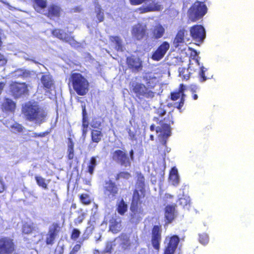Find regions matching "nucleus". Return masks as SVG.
Segmentation results:
<instances>
[{"mask_svg": "<svg viewBox=\"0 0 254 254\" xmlns=\"http://www.w3.org/2000/svg\"><path fill=\"white\" fill-rule=\"evenodd\" d=\"M156 77L149 73H146L143 76V79L146 85L140 82L131 81L129 83V89L130 93L139 100L151 99L155 97V92L153 91L155 86V81Z\"/></svg>", "mask_w": 254, "mask_h": 254, "instance_id": "1", "label": "nucleus"}, {"mask_svg": "<svg viewBox=\"0 0 254 254\" xmlns=\"http://www.w3.org/2000/svg\"><path fill=\"white\" fill-rule=\"evenodd\" d=\"M22 113L25 120L41 124L45 121L46 112L35 101H28L22 107Z\"/></svg>", "mask_w": 254, "mask_h": 254, "instance_id": "2", "label": "nucleus"}, {"mask_svg": "<svg viewBox=\"0 0 254 254\" xmlns=\"http://www.w3.org/2000/svg\"><path fill=\"white\" fill-rule=\"evenodd\" d=\"M136 185L138 189L133 191L131 202L130 206V211L134 214H139L142 211L140 205L142 203L141 200L146 195L145 189V178L140 172H137Z\"/></svg>", "mask_w": 254, "mask_h": 254, "instance_id": "3", "label": "nucleus"}, {"mask_svg": "<svg viewBox=\"0 0 254 254\" xmlns=\"http://www.w3.org/2000/svg\"><path fill=\"white\" fill-rule=\"evenodd\" d=\"M156 113L158 117H154L153 120L160 125V126L156 127V131L157 133H161L163 137L167 138L171 135L170 125L173 124L172 114L169 112L166 117L163 119L160 118L166 115V111L161 108H159L156 111Z\"/></svg>", "mask_w": 254, "mask_h": 254, "instance_id": "4", "label": "nucleus"}, {"mask_svg": "<svg viewBox=\"0 0 254 254\" xmlns=\"http://www.w3.org/2000/svg\"><path fill=\"white\" fill-rule=\"evenodd\" d=\"M68 81L77 95L84 96L88 93L90 83L86 78L80 73L72 72L69 75Z\"/></svg>", "mask_w": 254, "mask_h": 254, "instance_id": "5", "label": "nucleus"}, {"mask_svg": "<svg viewBox=\"0 0 254 254\" xmlns=\"http://www.w3.org/2000/svg\"><path fill=\"white\" fill-rule=\"evenodd\" d=\"M207 11V8L204 2L195 1L188 9L187 14L189 20L196 22L201 19Z\"/></svg>", "mask_w": 254, "mask_h": 254, "instance_id": "6", "label": "nucleus"}, {"mask_svg": "<svg viewBox=\"0 0 254 254\" xmlns=\"http://www.w3.org/2000/svg\"><path fill=\"white\" fill-rule=\"evenodd\" d=\"M103 192L105 199L110 201H113L119 194V189L116 183L113 181H106L103 187Z\"/></svg>", "mask_w": 254, "mask_h": 254, "instance_id": "7", "label": "nucleus"}, {"mask_svg": "<svg viewBox=\"0 0 254 254\" xmlns=\"http://www.w3.org/2000/svg\"><path fill=\"white\" fill-rule=\"evenodd\" d=\"M0 254H17L14 240L8 237H0Z\"/></svg>", "mask_w": 254, "mask_h": 254, "instance_id": "8", "label": "nucleus"}, {"mask_svg": "<svg viewBox=\"0 0 254 254\" xmlns=\"http://www.w3.org/2000/svg\"><path fill=\"white\" fill-rule=\"evenodd\" d=\"M190 35L192 40L197 45L203 43L205 38L206 33L204 28L199 24H195L190 28Z\"/></svg>", "mask_w": 254, "mask_h": 254, "instance_id": "9", "label": "nucleus"}, {"mask_svg": "<svg viewBox=\"0 0 254 254\" xmlns=\"http://www.w3.org/2000/svg\"><path fill=\"white\" fill-rule=\"evenodd\" d=\"M162 240V227L161 225H154L151 229V243L153 248L158 252Z\"/></svg>", "mask_w": 254, "mask_h": 254, "instance_id": "10", "label": "nucleus"}, {"mask_svg": "<svg viewBox=\"0 0 254 254\" xmlns=\"http://www.w3.org/2000/svg\"><path fill=\"white\" fill-rule=\"evenodd\" d=\"M188 35V31L185 28L182 27L179 29L173 40V46L175 48L180 49L182 47L186 45V41L190 40Z\"/></svg>", "mask_w": 254, "mask_h": 254, "instance_id": "11", "label": "nucleus"}, {"mask_svg": "<svg viewBox=\"0 0 254 254\" xmlns=\"http://www.w3.org/2000/svg\"><path fill=\"white\" fill-rule=\"evenodd\" d=\"M112 159L120 164L121 166L125 167L131 166V161L127 154L124 151L118 149L112 153Z\"/></svg>", "mask_w": 254, "mask_h": 254, "instance_id": "12", "label": "nucleus"}, {"mask_svg": "<svg viewBox=\"0 0 254 254\" xmlns=\"http://www.w3.org/2000/svg\"><path fill=\"white\" fill-rule=\"evenodd\" d=\"M10 92L16 98L28 93L27 85L25 82H13L9 85Z\"/></svg>", "mask_w": 254, "mask_h": 254, "instance_id": "13", "label": "nucleus"}, {"mask_svg": "<svg viewBox=\"0 0 254 254\" xmlns=\"http://www.w3.org/2000/svg\"><path fill=\"white\" fill-rule=\"evenodd\" d=\"M61 231V227L58 223H53L49 228L46 234L45 243L47 245H53Z\"/></svg>", "mask_w": 254, "mask_h": 254, "instance_id": "14", "label": "nucleus"}, {"mask_svg": "<svg viewBox=\"0 0 254 254\" xmlns=\"http://www.w3.org/2000/svg\"><path fill=\"white\" fill-rule=\"evenodd\" d=\"M51 33L54 37L68 43L71 45H75L78 43L75 40L73 36L69 35L62 29L55 28L52 30Z\"/></svg>", "mask_w": 254, "mask_h": 254, "instance_id": "15", "label": "nucleus"}, {"mask_svg": "<svg viewBox=\"0 0 254 254\" xmlns=\"http://www.w3.org/2000/svg\"><path fill=\"white\" fill-rule=\"evenodd\" d=\"M170 44L167 41L163 42L153 52L151 59L154 61H159L162 59L170 49Z\"/></svg>", "mask_w": 254, "mask_h": 254, "instance_id": "16", "label": "nucleus"}, {"mask_svg": "<svg viewBox=\"0 0 254 254\" xmlns=\"http://www.w3.org/2000/svg\"><path fill=\"white\" fill-rule=\"evenodd\" d=\"M131 35L133 38L138 41L146 38L148 36L146 26L140 23L135 25L132 28Z\"/></svg>", "mask_w": 254, "mask_h": 254, "instance_id": "17", "label": "nucleus"}, {"mask_svg": "<svg viewBox=\"0 0 254 254\" xmlns=\"http://www.w3.org/2000/svg\"><path fill=\"white\" fill-rule=\"evenodd\" d=\"M126 64L128 68L134 72H137L142 68L141 60L133 55L127 58Z\"/></svg>", "mask_w": 254, "mask_h": 254, "instance_id": "18", "label": "nucleus"}, {"mask_svg": "<svg viewBox=\"0 0 254 254\" xmlns=\"http://www.w3.org/2000/svg\"><path fill=\"white\" fill-rule=\"evenodd\" d=\"M179 242L180 239L177 235L171 236L163 254H174Z\"/></svg>", "mask_w": 254, "mask_h": 254, "instance_id": "19", "label": "nucleus"}, {"mask_svg": "<svg viewBox=\"0 0 254 254\" xmlns=\"http://www.w3.org/2000/svg\"><path fill=\"white\" fill-rule=\"evenodd\" d=\"M165 33V29L160 23H157L150 29V38L153 40L161 39Z\"/></svg>", "mask_w": 254, "mask_h": 254, "instance_id": "20", "label": "nucleus"}, {"mask_svg": "<svg viewBox=\"0 0 254 254\" xmlns=\"http://www.w3.org/2000/svg\"><path fill=\"white\" fill-rule=\"evenodd\" d=\"M61 11L62 9L59 5L52 4L48 6L47 11L44 15L50 19L54 17H59Z\"/></svg>", "mask_w": 254, "mask_h": 254, "instance_id": "21", "label": "nucleus"}, {"mask_svg": "<svg viewBox=\"0 0 254 254\" xmlns=\"http://www.w3.org/2000/svg\"><path fill=\"white\" fill-rule=\"evenodd\" d=\"M176 205H167L164 210L165 218L166 223H171L175 218V209Z\"/></svg>", "mask_w": 254, "mask_h": 254, "instance_id": "22", "label": "nucleus"}, {"mask_svg": "<svg viewBox=\"0 0 254 254\" xmlns=\"http://www.w3.org/2000/svg\"><path fill=\"white\" fill-rule=\"evenodd\" d=\"M186 86L183 84H180L177 90L171 92L170 99L172 101H176L179 98L186 97L185 91L186 90Z\"/></svg>", "mask_w": 254, "mask_h": 254, "instance_id": "23", "label": "nucleus"}, {"mask_svg": "<svg viewBox=\"0 0 254 254\" xmlns=\"http://www.w3.org/2000/svg\"><path fill=\"white\" fill-rule=\"evenodd\" d=\"M40 80L43 89L46 91L50 90L54 84L52 76L49 74L42 75Z\"/></svg>", "mask_w": 254, "mask_h": 254, "instance_id": "24", "label": "nucleus"}, {"mask_svg": "<svg viewBox=\"0 0 254 254\" xmlns=\"http://www.w3.org/2000/svg\"><path fill=\"white\" fill-rule=\"evenodd\" d=\"M15 108V103L9 98H5L1 104V109L3 112H13Z\"/></svg>", "mask_w": 254, "mask_h": 254, "instance_id": "25", "label": "nucleus"}, {"mask_svg": "<svg viewBox=\"0 0 254 254\" xmlns=\"http://www.w3.org/2000/svg\"><path fill=\"white\" fill-rule=\"evenodd\" d=\"M109 230L113 233L116 234L120 231L121 222L118 221L117 218L112 217L109 220Z\"/></svg>", "mask_w": 254, "mask_h": 254, "instance_id": "26", "label": "nucleus"}, {"mask_svg": "<svg viewBox=\"0 0 254 254\" xmlns=\"http://www.w3.org/2000/svg\"><path fill=\"white\" fill-rule=\"evenodd\" d=\"M139 9L141 13H146L151 11H160L161 9V6L156 2L149 4L148 6L145 7H141Z\"/></svg>", "mask_w": 254, "mask_h": 254, "instance_id": "27", "label": "nucleus"}, {"mask_svg": "<svg viewBox=\"0 0 254 254\" xmlns=\"http://www.w3.org/2000/svg\"><path fill=\"white\" fill-rule=\"evenodd\" d=\"M169 180L172 184L175 186L179 184V177L178 170L175 167H173L170 171Z\"/></svg>", "mask_w": 254, "mask_h": 254, "instance_id": "28", "label": "nucleus"}, {"mask_svg": "<svg viewBox=\"0 0 254 254\" xmlns=\"http://www.w3.org/2000/svg\"><path fill=\"white\" fill-rule=\"evenodd\" d=\"M35 227L33 222H24L21 227V232L23 234L29 235L33 233Z\"/></svg>", "mask_w": 254, "mask_h": 254, "instance_id": "29", "label": "nucleus"}, {"mask_svg": "<svg viewBox=\"0 0 254 254\" xmlns=\"http://www.w3.org/2000/svg\"><path fill=\"white\" fill-rule=\"evenodd\" d=\"M103 134L101 130L92 129L91 131V139L92 142L98 143L103 138Z\"/></svg>", "mask_w": 254, "mask_h": 254, "instance_id": "30", "label": "nucleus"}, {"mask_svg": "<svg viewBox=\"0 0 254 254\" xmlns=\"http://www.w3.org/2000/svg\"><path fill=\"white\" fill-rule=\"evenodd\" d=\"M109 40L111 43L115 46V49L117 51H123V45L121 38L117 36H111Z\"/></svg>", "mask_w": 254, "mask_h": 254, "instance_id": "31", "label": "nucleus"}, {"mask_svg": "<svg viewBox=\"0 0 254 254\" xmlns=\"http://www.w3.org/2000/svg\"><path fill=\"white\" fill-rule=\"evenodd\" d=\"M97 164L96 157H91L87 164L86 172L90 175H93Z\"/></svg>", "mask_w": 254, "mask_h": 254, "instance_id": "32", "label": "nucleus"}, {"mask_svg": "<svg viewBox=\"0 0 254 254\" xmlns=\"http://www.w3.org/2000/svg\"><path fill=\"white\" fill-rule=\"evenodd\" d=\"M95 10L96 17L97 19L96 22L100 23L103 21L104 19V13L101 6L99 4H97L95 6Z\"/></svg>", "mask_w": 254, "mask_h": 254, "instance_id": "33", "label": "nucleus"}, {"mask_svg": "<svg viewBox=\"0 0 254 254\" xmlns=\"http://www.w3.org/2000/svg\"><path fill=\"white\" fill-rule=\"evenodd\" d=\"M82 107V127H89L88 119L86 112V106L85 104L81 106Z\"/></svg>", "mask_w": 254, "mask_h": 254, "instance_id": "34", "label": "nucleus"}, {"mask_svg": "<svg viewBox=\"0 0 254 254\" xmlns=\"http://www.w3.org/2000/svg\"><path fill=\"white\" fill-rule=\"evenodd\" d=\"M117 210L118 212L122 215H123L127 210V205L122 198L117 205Z\"/></svg>", "mask_w": 254, "mask_h": 254, "instance_id": "35", "label": "nucleus"}, {"mask_svg": "<svg viewBox=\"0 0 254 254\" xmlns=\"http://www.w3.org/2000/svg\"><path fill=\"white\" fill-rule=\"evenodd\" d=\"M15 73V76L16 77H22L23 78L29 77L31 75L30 71L21 68L16 69Z\"/></svg>", "mask_w": 254, "mask_h": 254, "instance_id": "36", "label": "nucleus"}, {"mask_svg": "<svg viewBox=\"0 0 254 254\" xmlns=\"http://www.w3.org/2000/svg\"><path fill=\"white\" fill-rule=\"evenodd\" d=\"M35 179L37 185L42 188L44 190L48 189V185L46 183L45 179L39 176H36L35 177Z\"/></svg>", "mask_w": 254, "mask_h": 254, "instance_id": "37", "label": "nucleus"}, {"mask_svg": "<svg viewBox=\"0 0 254 254\" xmlns=\"http://www.w3.org/2000/svg\"><path fill=\"white\" fill-rule=\"evenodd\" d=\"M47 2L46 0H33V7L36 8L44 9L46 7Z\"/></svg>", "mask_w": 254, "mask_h": 254, "instance_id": "38", "label": "nucleus"}, {"mask_svg": "<svg viewBox=\"0 0 254 254\" xmlns=\"http://www.w3.org/2000/svg\"><path fill=\"white\" fill-rule=\"evenodd\" d=\"M131 174L127 171H121L115 176V180L118 181L120 179L128 180L131 178Z\"/></svg>", "mask_w": 254, "mask_h": 254, "instance_id": "39", "label": "nucleus"}, {"mask_svg": "<svg viewBox=\"0 0 254 254\" xmlns=\"http://www.w3.org/2000/svg\"><path fill=\"white\" fill-rule=\"evenodd\" d=\"M79 199L81 203L84 205H89L91 202L89 195L86 193L81 194L79 196Z\"/></svg>", "mask_w": 254, "mask_h": 254, "instance_id": "40", "label": "nucleus"}, {"mask_svg": "<svg viewBox=\"0 0 254 254\" xmlns=\"http://www.w3.org/2000/svg\"><path fill=\"white\" fill-rule=\"evenodd\" d=\"M179 75L183 77L185 79H188L190 78V73L188 71V69L185 67H179L178 69Z\"/></svg>", "mask_w": 254, "mask_h": 254, "instance_id": "41", "label": "nucleus"}, {"mask_svg": "<svg viewBox=\"0 0 254 254\" xmlns=\"http://www.w3.org/2000/svg\"><path fill=\"white\" fill-rule=\"evenodd\" d=\"M10 128L12 132L17 133L22 132L24 127L21 125L17 123H14L10 126Z\"/></svg>", "mask_w": 254, "mask_h": 254, "instance_id": "42", "label": "nucleus"}, {"mask_svg": "<svg viewBox=\"0 0 254 254\" xmlns=\"http://www.w3.org/2000/svg\"><path fill=\"white\" fill-rule=\"evenodd\" d=\"M190 57L192 58V59L194 60L196 63L197 65H199V59L200 58L198 57V53L194 49L190 48Z\"/></svg>", "mask_w": 254, "mask_h": 254, "instance_id": "43", "label": "nucleus"}, {"mask_svg": "<svg viewBox=\"0 0 254 254\" xmlns=\"http://www.w3.org/2000/svg\"><path fill=\"white\" fill-rule=\"evenodd\" d=\"M88 224H89V225L86 228V229L84 231V236L86 235V237H84L83 238V240L88 239L89 237V236L92 233V232L94 229V225L92 224H90V222H88Z\"/></svg>", "mask_w": 254, "mask_h": 254, "instance_id": "44", "label": "nucleus"}, {"mask_svg": "<svg viewBox=\"0 0 254 254\" xmlns=\"http://www.w3.org/2000/svg\"><path fill=\"white\" fill-rule=\"evenodd\" d=\"M78 213H79L78 216L74 220V222L76 225L81 223L85 219L86 215L85 213L82 210L78 211Z\"/></svg>", "mask_w": 254, "mask_h": 254, "instance_id": "45", "label": "nucleus"}, {"mask_svg": "<svg viewBox=\"0 0 254 254\" xmlns=\"http://www.w3.org/2000/svg\"><path fill=\"white\" fill-rule=\"evenodd\" d=\"M207 71V68H205L204 66H201L200 67V71L199 73V76L200 78V80L201 81H204L207 79L209 78L207 76H206L205 74V72Z\"/></svg>", "mask_w": 254, "mask_h": 254, "instance_id": "46", "label": "nucleus"}, {"mask_svg": "<svg viewBox=\"0 0 254 254\" xmlns=\"http://www.w3.org/2000/svg\"><path fill=\"white\" fill-rule=\"evenodd\" d=\"M80 231L77 228H73L70 234V239L72 240H76L80 236Z\"/></svg>", "mask_w": 254, "mask_h": 254, "instance_id": "47", "label": "nucleus"}, {"mask_svg": "<svg viewBox=\"0 0 254 254\" xmlns=\"http://www.w3.org/2000/svg\"><path fill=\"white\" fill-rule=\"evenodd\" d=\"M209 241V237L207 234L202 233L199 235V242L203 244L206 245Z\"/></svg>", "mask_w": 254, "mask_h": 254, "instance_id": "48", "label": "nucleus"}, {"mask_svg": "<svg viewBox=\"0 0 254 254\" xmlns=\"http://www.w3.org/2000/svg\"><path fill=\"white\" fill-rule=\"evenodd\" d=\"M6 189L5 184L2 179V177L0 175V193H2Z\"/></svg>", "mask_w": 254, "mask_h": 254, "instance_id": "49", "label": "nucleus"}, {"mask_svg": "<svg viewBox=\"0 0 254 254\" xmlns=\"http://www.w3.org/2000/svg\"><path fill=\"white\" fill-rule=\"evenodd\" d=\"M81 245L80 244H76L74 246L69 254H77V253L80 250Z\"/></svg>", "mask_w": 254, "mask_h": 254, "instance_id": "50", "label": "nucleus"}, {"mask_svg": "<svg viewBox=\"0 0 254 254\" xmlns=\"http://www.w3.org/2000/svg\"><path fill=\"white\" fill-rule=\"evenodd\" d=\"M74 148H67V158L72 160L74 158Z\"/></svg>", "mask_w": 254, "mask_h": 254, "instance_id": "51", "label": "nucleus"}, {"mask_svg": "<svg viewBox=\"0 0 254 254\" xmlns=\"http://www.w3.org/2000/svg\"><path fill=\"white\" fill-rule=\"evenodd\" d=\"M128 135H129V138L131 140H136V135L135 134V133L131 131L130 129H129L128 130Z\"/></svg>", "mask_w": 254, "mask_h": 254, "instance_id": "52", "label": "nucleus"}, {"mask_svg": "<svg viewBox=\"0 0 254 254\" xmlns=\"http://www.w3.org/2000/svg\"><path fill=\"white\" fill-rule=\"evenodd\" d=\"M185 98L186 97L181 98L180 102H179L178 105L177 106V109L181 110V108L183 107V106L184 105L185 101Z\"/></svg>", "mask_w": 254, "mask_h": 254, "instance_id": "53", "label": "nucleus"}, {"mask_svg": "<svg viewBox=\"0 0 254 254\" xmlns=\"http://www.w3.org/2000/svg\"><path fill=\"white\" fill-rule=\"evenodd\" d=\"M112 250V245L111 243H108L106 244L105 252L106 253H110Z\"/></svg>", "mask_w": 254, "mask_h": 254, "instance_id": "54", "label": "nucleus"}, {"mask_svg": "<svg viewBox=\"0 0 254 254\" xmlns=\"http://www.w3.org/2000/svg\"><path fill=\"white\" fill-rule=\"evenodd\" d=\"M67 140H68V144H67L68 148H74V143L73 141L72 138L68 137L67 138Z\"/></svg>", "mask_w": 254, "mask_h": 254, "instance_id": "55", "label": "nucleus"}, {"mask_svg": "<svg viewBox=\"0 0 254 254\" xmlns=\"http://www.w3.org/2000/svg\"><path fill=\"white\" fill-rule=\"evenodd\" d=\"M51 130H46L44 132L39 133V137H44L50 134Z\"/></svg>", "mask_w": 254, "mask_h": 254, "instance_id": "56", "label": "nucleus"}, {"mask_svg": "<svg viewBox=\"0 0 254 254\" xmlns=\"http://www.w3.org/2000/svg\"><path fill=\"white\" fill-rule=\"evenodd\" d=\"M2 3L4 5H6L9 10H14L16 9L14 7L10 5L9 3L6 1H2Z\"/></svg>", "mask_w": 254, "mask_h": 254, "instance_id": "57", "label": "nucleus"}, {"mask_svg": "<svg viewBox=\"0 0 254 254\" xmlns=\"http://www.w3.org/2000/svg\"><path fill=\"white\" fill-rule=\"evenodd\" d=\"M88 131V127H82V136L84 137H86Z\"/></svg>", "mask_w": 254, "mask_h": 254, "instance_id": "58", "label": "nucleus"}, {"mask_svg": "<svg viewBox=\"0 0 254 254\" xmlns=\"http://www.w3.org/2000/svg\"><path fill=\"white\" fill-rule=\"evenodd\" d=\"M129 159L131 161L133 160L134 159V152L132 149L130 150L129 152Z\"/></svg>", "mask_w": 254, "mask_h": 254, "instance_id": "59", "label": "nucleus"}, {"mask_svg": "<svg viewBox=\"0 0 254 254\" xmlns=\"http://www.w3.org/2000/svg\"><path fill=\"white\" fill-rule=\"evenodd\" d=\"M180 203L181 204H185V205L187 204V200L185 198H180L179 199Z\"/></svg>", "mask_w": 254, "mask_h": 254, "instance_id": "60", "label": "nucleus"}, {"mask_svg": "<svg viewBox=\"0 0 254 254\" xmlns=\"http://www.w3.org/2000/svg\"><path fill=\"white\" fill-rule=\"evenodd\" d=\"M101 126V123L99 122L98 123L97 122H96L95 123H94L92 125V127H93V128H96L98 127H100Z\"/></svg>", "mask_w": 254, "mask_h": 254, "instance_id": "61", "label": "nucleus"}, {"mask_svg": "<svg viewBox=\"0 0 254 254\" xmlns=\"http://www.w3.org/2000/svg\"><path fill=\"white\" fill-rule=\"evenodd\" d=\"M4 83L3 82H0V94L1 93L3 89L4 86Z\"/></svg>", "mask_w": 254, "mask_h": 254, "instance_id": "62", "label": "nucleus"}, {"mask_svg": "<svg viewBox=\"0 0 254 254\" xmlns=\"http://www.w3.org/2000/svg\"><path fill=\"white\" fill-rule=\"evenodd\" d=\"M4 62V63L6 62V60L5 59L4 56L0 53V62Z\"/></svg>", "mask_w": 254, "mask_h": 254, "instance_id": "63", "label": "nucleus"}, {"mask_svg": "<svg viewBox=\"0 0 254 254\" xmlns=\"http://www.w3.org/2000/svg\"><path fill=\"white\" fill-rule=\"evenodd\" d=\"M155 129V125L154 124H152L150 126V129L151 131H153Z\"/></svg>", "mask_w": 254, "mask_h": 254, "instance_id": "64", "label": "nucleus"}]
</instances>
